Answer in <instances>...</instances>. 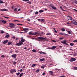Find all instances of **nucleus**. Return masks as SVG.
Returning a JSON list of instances; mask_svg holds the SVG:
<instances>
[{
  "label": "nucleus",
  "mask_w": 77,
  "mask_h": 77,
  "mask_svg": "<svg viewBox=\"0 0 77 77\" xmlns=\"http://www.w3.org/2000/svg\"><path fill=\"white\" fill-rule=\"evenodd\" d=\"M49 50H51L52 49V48H48Z\"/></svg>",
  "instance_id": "3c124183"
},
{
  "label": "nucleus",
  "mask_w": 77,
  "mask_h": 77,
  "mask_svg": "<svg viewBox=\"0 0 77 77\" xmlns=\"http://www.w3.org/2000/svg\"><path fill=\"white\" fill-rule=\"evenodd\" d=\"M59 47H60V48H62V46H59Z\"/></svg>",
  "instance_id": "bf43d9fd"
},
{
  "label": "nucleus",
  "mask_w": 77,
  "mask_h": 77,
  "mask_svg": "<svg viewBox=\"0 0 77 77\" xmlns=\"http://www.w3.org/2000/svg\"><path fill=\"white\" fill-rule=\"evenodd\" d=\"M21 41L19 42V43L16 44L15 45L17 46H20V45L23 44V42H24L25 41V40L24 39H21Z\"/></svg>",
  "instance_id": "f257e3e1"
},
{
  "label": "nucleus",
  "mask_w": 77,
  "mask_h": 77,
  "mask_svg": "<svg viewBox=\"0 0 77 77\" xmlns=\"http://www.w3.org/2000/svg\"><path fill=\"white\" fill-rule=\"evenodd\" d=\"M1 33H2V34L4 33V31H2L1 32Z\"/></svg>",
  "instance_id": "de8ad7c7"
},
{
  "label": "nucleus",
  "mask_w": 77,
  "mask_h": 77,
  "mask_svg": "<svg viewBox=\"0 0 77 77\" xmlns=\"http://www.w3.org/2000/svg\"><path fill=\"white\" fill-rule=\"evenodd\" d=\"M9 37V35H7L5 36V37H6L7 38H8Z\"/></svg>",
  "instance_id": "c85d7f7f"
},
{
  "label": "nucleus",
  "mask_w": 77,
  "mask_h": 77,
  "mask_svg": "<svg viewBox=\"0 0 77 77\" xmlns=\"http://www.w3.org/2000/svg\"><path fill=\"white\" fill-rule=\"evenodd\" d=\"M11 44H12V42L11 41L9 42L8 44V45H11Z\"/></svg>",
  "instance_id": "a211bd4d"
},
{
  "label": "nucleus",
  "mask_w": 77,
  "mask_h": 77,
  "mask_svg": "<svg viewBox=\"0 0 77 77\" xmlns=\"http://www.w3.org/2000/svg\"><path fill=\"white\" fill-rule=\"evenodd\" d=\"M60 35H65V34L64 35V34L63 33V32H60L59 33Z\"/></svg>",
  "instance_id": "412c9836"
},
{
  "label": "nucleus",
  "mask_w": 77,
  "mask_h": 77,
  "mask_svg": "<svg viewBox=\"0 0 77 77\" xmlns=\"http://www.w3.org/2000/svg\"><path fill=\"white\" fill-rule=\"evenodd\" d=\"M50 6H51V8H52L53 6V5H52V4H51L50 5Z\"/></svg>",
  "instance_id": "a18cd8bd"
},
{
  "label": "nucleus",
  "mask_w": 77,
  "mask_h": 77,
  "mask_svg": "<svg viewBox=\"0 0 77 77\" xmlns=\"http://www.w3.org/2000/svg\"><path fill=\"white\" fill-rule=\"evenodd\" d=\"M77 42V40H75L73 41V42Z\"/></svg>",
  "instance_id": "37998d69"
},
{
  "label": "nucleus",
  "mask_w": 77,
  "mask_h": 77,
  "mask_svg": "<svg viewBox=\"0 0 77 77\" xmlns=\"http://www.w3.org/2000/svg\"><path fill=\"white\" fill-rule=\"evenodd\" d=\"M5 57V56L4 55H2L1 57Z\"/></svg>",
  "instance_id": "49530a36"
},
{
  "label": "nucleus",
  "mask_w": 77,
  "mask_h": 77,
  "mask_svg": "<svg viewBox=\"0 0 77 77\" xmlns=\"http://www.w3.org/2000/svg\"><path fill=\"white\" fill-rule=\"evenodd\" d=\"M52 8L53 9H57L56 7H54V6H53V7H52Z\"/></svg>",
  "instance_id": "5701e85b"
},
{
  "label": "nucleus",
  "mask_w": 77,
  "mask_h": 77,
  "mask_svg": "<svg viewBox=\"0 0 77 77\" xmlns=\"http://www.w3.org/2000/svg\"><path fill=\"white\" fill-rule=\"evenodd\" d=\"M60 77H65V76L64 75H62L61 76H60Z\"/></svg>",
  "instance_id": "0e129e2a"
},
{
  "label": "nucleus",
  "mask_w": 77,
  "mask_h": 77,
  "mask_svg": "<svg viewBox=\"0 0 77 77\" xmlns=\"http://www.w3.org/2000/svg\"><path fill=\"white\" fill-rule=\"evenodd\" d=\"M67 19L68 20H72V17H71V16H67Z\"/></svg>",
  "instance_id": "0eeeda50"
},
{
  "label": "nucleus",
  "mask_w": 77,
  "mask_h": 77,
  "mask_svg": "<svg viewBox=\"0 0 77 77\" xmlns=\"http://www.w3.org/2000/svg\"><path fill=\"white\" fill-rule=\"evenodd\" d=\"M56 71H59V69H55Z\"/></svg>",
  "instance_id": "864d4df0"
},
{
  "label": "nucleus",
  "mask_w": 77,
  "mask_h": 77,
  "mask_svg": "<svg viewBox=\"0 0 77 77\" xmlns=\"http://www.w3.org/2000/svg\"><path fill=\"white\" fill-rule=\"evenodd\" d=\"M27 21H29V22H30V20H27Z\"/></svg>",
  "instance_id": "e2e57ef3"
},
{
  "label": "nucleus",
  "mask_w": 77,
  "mask_h": 77,
  "mask_svg": "<svg viewBox=\"0 0 77 77\" xmlns=\"http://www.w3.org/2000/svg\"><path fill=\"white\" fill-rule=\"evenodd\" d=\"M14 26H10V27H11V28H13V27H14Z\"/></svg>",
  "instance_id": "5fc2aeb1"
},
{
  "label": "nucleus",
  "mask_w": 77,
  "mask_h": 77,
  "mask_svg": "<svg viewBox=\"0 0 77 77\" xmlns=\"http://www.w3.org/2000/svg\"><path fill=\"white\" fill-rule=\"evenodd\" d=\"M49 74H50L51 75H54V73H53V72L52 71H49Z\"/></svg>",
  "instance_id": "6e6552de"
},
{
  "label": "nucleus",
  "mask_w": 77,
  "mask_h": 77,
  "mask_svg": "<svg viewBox=\"0 0 77 77\" xmlns=\"http://www.w3.org/2000/svg\"><path fill=\"white\" fill-rule=\"evenodd\" d=\"M45 60V58H42L39 60V62H42Z\"/></svg>",
  "instance_id": "f3484780"
},
{
  "label": "nucleus",
  "mask_w": 77,
  "mask_h": 77,
  "mask_svg": "<svg viewBox=\"0 0 77 77\" xmlns=\"http://www.w3.org/2000/svg\"><path fill=\"white\" fill-rule=\"evenodd\" d=\"M51 35V33H48L46 34V35Z\"/></svg>",
  "instance_id": "ea45409f"
},
{
  "label": "nucleus",
  "mask_w": 77,
  "mask_h": 77,
  "mask_svg": "<svg viewBox=\"0 0 77 77\" xmlns=\"http://www.w3.org/2000/svg\"><path fill=\"white\" fill-rule=\"evenodd\" d=\"M70 45L71 46H73V45H74V44L72 43H70Z\"/></svg>",
  "instance_id": "cd10ccee"
},
{
  "label": "nucleus",
  "mask_w": 77,
  "mask_h": 77,
  "mask_svg": "<svg viewBox=\"0 0 77 77\" xmlns=\"http://www.w3.org/2000/svg\"><path fill=\"white\" fill-rule=\"evenodd\" d=\"M27 3H29V4H32V2H27Z\"/></svg>",
  "instance_id": "f704fd0d"
},
{
  "label": "nucleus",
  "mask_w": 77,
  "mask_h": 77,
  "mask_svg": "<svg viewBox=\"0 0 77 77\" xmlns=\"http://www.w3.org/2000/svg\"><path fill=\"white\" fill-rule=\"evenodd\" d=\"M44 21H45V19H42L41 22H44Z\"/></svg>",
  "instance_id": "a878e982"
},
{
  "label": "nucleus",
  "mask_w": 77,
  "mask_h": 77,
  "mask_svg": "<svg viewBox=\"0 0 77 77\" xmlns=\"http://www.w3.org/2000/svg\"><path fill=\"white\" fill-rule=\"evenodd\" d=\"M73 10H74V11H76V12H77V10L75 9H73Z\"/></svg>",
  "instance_id": "052dcab7"
},
{
  "label": "nucleus",
  "mask_w": 77,
  "mask_h": 77,
  "mask_svg": "<svg viewBox=\"0 0 77 77\" xmlns=\"http://www.w3.org/2000/svg\"><path fill=\"white\" fill-rule=\"evenodd\" d=\"M35 39L36 40L38 41H41V40H46L47 38L42 37H39L36 38Z\"/></svg>",
  "instance_id": "f03ea898"
},
{
  "label": "nucleus",
  "mask_w": 77,
  "mask_h": 77,
  "mask_svg": "<svg viewBox=\"0 0 77 77\" xmlns=\"http://www.w3.org/2000/svg\"><path fill=\"white\" fill-rule=\"evenodd\" d=\"M12 38H13V39H15V36H13Z\"/></svg>",
  "instance_id": "6e6d98bb"
},
{
  "label": "nucleus",
  "mask_w": 77,
  "mask_h": 77,
  "mask_svg": "<svg viewBox=\"0 0 77 77\" xmlns=\"http://www.w3.org/2000/svg\"><path fill=\"white\" fill-rule=\"evenodd\" d=\"M75 60H76V59L74 58H72L70 59V61L71 62H74V61Z\"/></svg>",
  "instance_id": "423d86ee"
},
{
  "label": "nucleus",
  "mask_w": 77,
  "mask_h": 77,
  "mask_svg": "<svg viewBox=\"0 0 77 77\" xmlns=\"http://www.w3.org/2000/svg\"><path fill=\"white\" fill-rule=\"evenodd\" d=\"M36 66V64H34L32 65L31 67H34Z\"/></svg>",
  "instance_id": "aec40b11"
},
{
  "label": "nucleus",
  "mask_w": 77,
  "mask_h": 77,
  "mask_svg": "<svg viewBox=\"0 0 77 77\" xmlns=\"http://www.w3.org/2000/svg\"><path fill=\"white\" fill-rule=\"evenodd\" d=\"M33 32H30L29 33V35H33Z\"/></svg>",
  "instance_id": "2eb2a0df"
},
{
  "label": "nucleus",
  "mask_w": 77,
  "mask_h": 77,
  "mask_svg": "<svg viewBox=\"0 0 77 77\" xmlns=\"http://www.w3.org/2000/svg\"><path fill=\"white\" fill-rule=\"evenodd\" d=\"M20 10H21V9L19 8L18 9V11H20Z\"/></svg>",
  "instance_id": "774afa93"
},
{
  "label": "nucleus",
  "mask_w": 77,
  "mask_h": 77,
  "mask_svg": "<svg viewBox=\"0 0 77 77\" xmlns=\"http://www.w3.org/2000/svg\"><path fill=\"white\" fill-rule=\"evenodd\" d=\"M71 22L72 23V24H75V25L77 26V22L75 20H72L71 21Z\"/></svg>",
  "instance_id": "7ed1b4c3"
},
{
  "label": "nucleus",
  "mask_w": 77,
  "mask_h": 77,
  "mask_svg": "<svg viewBox=\"0 0 77 77\" xmlns=\"http://www.w3.org/2000/svg\"><path fill=\"white\" fill-rule=\"evenodd\" d=\"M61 30H62V32H64V31H65V29L64 28H62Z\"/></svg>",
  "instance_id": "bb28decb"
},
{
  "label": "nucleus",
  "mask_w": 77,
  "mask_h": 77,
  "mask_svg": "<svg viewBox=\"0 0 77 77\" xmlns=\"http://www.w3.org/2000/svg\"><path fill=\"white\" fill-rule=\"evenodd\" d=\"M63 38H59V39L60 40V39H63Z\"/></svg>",
  "instance_id": "680f3d73"
},
{
  "label": "nucleus",
  "mask_w": 77,
  "mask_h": 77,
  "mask_svg": "<svg viewBox=\"0 0 77 77\" xmlns=\"http://www.w3.org/2000/svg\"><path fill=\"white\" fill-rule=\"evenodd\" d=\"M38 21H41V19H38Z\"/></svg>",
  "instance_id": "603ef678"
},
{
  "label": "nucleus",
  "mask_w": 77,
  "mask_h": 77,
  "mask_svg": "<svg viewBox=\"0 0 77 77\" xmlns=\"http://www.w3.org/2000/svg\"><path fill=\"white\" fill-rule=\"evenodd\" d=\"M22 70L23 69H20V72H21V71H22Z\"/></svg>",
  "instance_id": "69168bd1"
},
{
  "label": "nucleus",
  "mask_w": 77,
  "mask_h": 77,
  "mask_svg": "<svg viewBox=\"0 0 77 77\" xmlns=\"http://www.w3.org/2000/svg\"><path fill=\"white\" fill-rule=\"evenodd\" d=\"M23 30L25 32H27V31H28L29 29L28 28H24L23 29Z\"/></svg>",
  "instance_id": "f8f14e48"
},
{
  "label": "nucleus",
  "mask_w": 77,
  "mask_h": 77,
  "mask_svg": "<svg viewBox=\"0 0 77 77\" xmlns=\"http://www.w3.org/2000/svg\"><path fill=\"white\" fill-rule=\"evenodd\" d=\"M16 72V70L15 69H12L10 70V72L12 74L13 72Z\"/></svg>",
  "instance_id": "39448f33"
},
{
  "label": "nucleus",
  "mask_w": 77,
  "mask_h": 77,
  "mask_svg": "<svg viewBox=\"0 0 77 77\" xmlns=\"http://www.w3.org/2000/svg\"><path fill=\"white\" fill-rule=\"evenodd\" d=\"M42 75H45V72H43L42 73Z\"/></svg>",
  "instance_id": "8fccbe9b"
},
{
  "label": "nucleus",
  "mask_w": 77,
  "mask_h": 77,
  "mask_svg": "<svg viewBox=\"0 0 77 77\" xmlns=\"http://www.w3.org/2000/svg\"><path fill=\"white\" fill-rule=\"evenodd\" d=\"M4 17H5V18H6V19H8L9 18V17H7L4 16Z\"/></svg>",
  "instance_id": "c9c22d12"
},
{
  "label": "nucleus",
  "mask_w": 77,
  "mask_h": 77,
  "mask_svg": "<svg viewBox=\"0 0 77 77\" xmlns=\"http://www.w3.org/2000/svg\"><path fill=\"white\" fill-rule=\"evenodd\" d=\"M45 67H46V66L45 65L42 66L41 67V68H42V69H44V68Z\"/></svg>",
  "instance_id": "4468645a"
},
{
  "label": "nucleus",
  "mask_w": 77,
  "mask_h": 77,
  "mask_svg": "<svg viewBox=\"0 0 77 77\" xmlns=\"http://www.w3.org/2000/svg\"><path fill=\"white\" fill-rule=\"evenodd\" d=\"M17 8H15L14 10V12H17Z\"/></svg>",
  "instance_id": "e433bc0d"
},
{
  "label": "nucleus",
  "mask_w": 77,
  "mask_h": 77,
  "mask_svg": "<svg viewBox=\"0 0 77 77\" xmlns=\"http://www.w3.org/2000/svg\"><path fill=\"white\" fill-rule=\"evenodd\" d=\"M39 53L40 54H47V53H46L44 52H42V51L40 52H39Z\"/></svg>",
  "instance_id": "ddd939ff"
},
{
  "label": "nucleus",
  "mask_w": 77,
  "mask_h": 77,
  "mask_svg": "<svg viewBox=\"0 0 77 77\" xmlns=\"http://www.w3.org/2000/svg\"><path fill=\"white\" fill-rule=\"evenodd\" d=\"M74 56H77V54H76V53H75V54H74Z\"/></svg>",
  "instance_id": "13d9d810"
},
{
  "label": "nucleus",
  "mask_w": 77,
  "mask_h": 77,
  "mask_svg": "<svg viewBox=\"0 0 77 77\" xmlns=\"http://www.w3.org/2000/svg\"><path fill=\"white\" fill-rule=\"evenodd\" d=\"M17 25H18V26H20V25L21 26V25H22V24H20L18 23L17 24Z\"/></svg>",
  "instance_id": "4d7b16f0"
},
{
  "label": "nucleus",
  "mask_w": 77,
  "mask_h": 77,
  "mask_svg": "<svg viewBox=\"0 0 77 77\" xmlns=\"http://www.w3.org/2000/svg\"><path fill=\"white\" fill-rule=\"evenodd\" d=\"M35 15H37V14H38V11H36L35 12Z\"/></svg>",
  "instance_id": "72a5a7b5"
},
{
  "label": "nucleus",
  "mask_w": 77,
  "mask_h": 77,
  "mask_svg": "<svg viewBox=\"0 0 77 77\" xmlns=\"http://www.w3.org/2000/svg\"><path fill=\"white\" fill-rule=\"evenodd\" d=\"M16 75H17L18 76L20 74V72H18V73H16Z\"/></svg>",
  "instance_id": "2f4dec72"
},
{
  "label": "nucleus",
  "mask_w": 77,
  "mask_h": 77,
  "mask_svg": "<svg viewBox=\"0 0 77 77\" xmlns=\"http://www.w3.org/2000/svg\"><path fill=\"white\" fill-rule=\"evenodd\" d=\"M11 57L14 58H16L17 57V54H13L11 55Z\"/></svg>",
  "instance_id": "9b49d317"
},
{
  "label": "nucleus",
  "mask_w": 77,
  "mask_h": 77,
  "mask_svg": "<svg viewBox=\"0 0 77 77\" xmlns=\"http://www.w3.org/2000/svg\"><path fill=\"white\" fill-rule=\"evenodd\" d=\"M68 33L69 34H71V31H68Z\"/></svg>",
  "instance_id": "58836bf2"
},
{
  "label": "nucleus",
  "mask_w": 77,
  "mask_h": 77,
  "mask_svg": "<svg viewBox=\"0 0 77 77\" xmlns=\"http://www.w3.org/2000/svg\"><path fill=\"white\" fill-rule=\"evenodd\" d=\"M23 73H21L20 75H19V77H21L22 76H23Z\"/></svg>",
  "instance_id": "c756f323"
},
{
  "label": "nucleus",
  "mask_w": 77,
  "mask_h": 77,
  "mask_svg": "<svg viewBox=\"0 0 77 77\" xmlns=\"http://www.w3.org/2000/svg\"><path fill=\"white\" fill-rule=\"evenodd\" d=\"M40 71V70L38 69L35 71V72H36L38 73Z\"/></svg>",
  "instance_id": "7c9ffc66"
},
{
  "label": "nucleus",
  "mask_w": 77,
  "mask_h": 77,
  "mask_svg": "<svg viewBox=\"0 0 77 77\" xmlns=\"http://www.w3.org/2000/svg\"><path fill=\"white\" fill-rule=\"evenodd\" d=\"M1 22L3 23V24H6V23H7V21H6L4 20H1Z\"/></svg>",
  "instance_id": "dca6fc26"
},
{
  "label": "nucleus",
  "mask_w": 77,
  "mask_h": 77,
  "mask_svg": "<svg viewBox=\"0 0 77 77\" xmlns=\"http://www.w3.org/2000/svg\"><path fill=\"white\" fill-rule=\"evenodd\" d=\"M0 11H6V12H8V10H7L6 9H1Z\"/></svg>",
  "instance_id": "9d476101"
},
{
  "label": "nucleus",
  "mask_w": 77,
  "mask_h": 77,
  "mask_svg": "<svg viewBox=\"0 0 77 77\" xmlns=\"http://www.w3.org/2000/svg\"><path fill=\"white\" fill-rule=\"evenodd\" d=\"M74 69H75V70H77V67H75L74 68Z\"/></svg>",
  "instance_id": "a19ab883"
},
{
  "label": "nucleus",
  "mask_w": 77,
  "mask_h": 77,
  "mask_svg": "<svg viewBox=\"0 0 77 77\" xmlns=\"http://www.w3.org/2000/svg\"><path fill=\"white\" fill-rule=\"evenodd\" d=\"M38 33V32H35V33H33V35H36Z\"/></svg>",
  "instance_id": "393cba45"
},
{
  "label": "nucleus",
  "mask_w": 77,
  "mask_h": 77,
  "mask_svg": "<svg viewBox=\"0 0 77 77\" xmlns=\"http://www.w3.org/2000/svg\"><path fill=\"white\" fill-rule=\"evenodd\" d=\"M44 11L41 10L39 11V12H40V13H42V12H43Z\"/></svg>",
  "instance_id": "b1692460"
},
{
  "label": "nucleus",
  "mask_w": 77,
  "mask_h": 77,
  "mask_svg": "<svg viewBox=\"0 0 77 77\" xmlns=\"http://www.w3.org/2000/svg\"><path fill=\"white\" fill-rule=\"evenodd\" d=\"M17 63V62H15L14 61L13 62V64L14 65H16V63Z\"/></svg>",
  "instance_id": "473e14b6"
},
{
  "label": "nucleus",
  "mask_w": 77,
  "mask_h": 77,
  "mask_svg": "<svg viewBox=\"0 0 77 77\" xmlns=\"http://www.w3.org/2000/svg\"><path fill=\"white\" fill-rule=\"evenodd\" d=\"M60 42L61 43H62V44H63L66 45H68V44L66 43V40H64L63 41H61Z\"/></svg>",
  "instance_id": "20e7f679"
},
{
  "label": "nucleus",
  "mask_w": 77,
  "mask_h": 77,
  "mask_svg": "<svg viewBox=\"0 0 77 77\" xmlns=\"http://www.w3.org/2000/svg\"><path fill=\"white\" fill-rule=\"evenodd\" d=\"M52 42H56V41L54 40H52Z\"/></svg>",
  "instance_id": "c03bdc74"
},
{
  "label": "nucleus",
  "mask_w": 77,
  "mask_h": 77,
  "mask_svg": "<svg viewBox=\"0 0 77 77\" xmlns=\"http://www.w3.org/2000/svg\"><path fill=\"white\" fill-rule=\"evenodd\" d=\"M61 10H62V11H65V10H63V8H62V9H61Z\"/></svg>",
  "instance_id": "338daca9"
},
{
  "label": "nucleus",
  "mask_w": 77,
  "mask_h": 77,
  "mask_svg": "<svg viewBox=\"0 0 77 77\" xmlns=\"http://www.w3.org/2000/svg\"><path fill=\"white\" fill-rule=\"evenodd\" d=\"M23 1H25V2H28V1H29V0H23Z\"/></svg>",
  "instance_id": "79ce46f5"
},
{
  "label": "nucleus",
  "mask_w": 77,
  "mask_h": 77,
  "mask_svg": "<svg viewBox=\"0 0 77 77\" xmlns=\"http://www.w3.org/2000/svg\"><path fill=\"white\" fill-rule=\"evenodd\" d=\"M3 3V2L2 1H0V4H2Z\"/></svg>",
  "instance_id": "09e8293b"
},
{
  "label": "nucleus",
  "mask_w": 77,
  "mask_h": 77,
  "mask_svg": "<svg viewBox=\"0 0 77 77\" xmlns=\"http://www.w3.org/2000/svg\"><path fill=\"white\" fill-rule=\"evenodd\" d=\"M9 42V40H5L3 42V44H6V43H8Z\"/></svg>",
  "instance_id": "1a4fd4ad"
},
{
  "label": "nucleus",
  "mask_w": 77,
  "mask_h": 77,
  "mask_svg": "<svg viewBox=\"0 0 77 77\" xmlns=\"http://www.w3.org/2000/svg\"><path fill=\"white\" fill-rule=\"evenodd\" d=\"M9 25H10V26H15V25L12 23H9Z\"/></svg>",
  "instance_id": "4be33fe9"
},
{
  "label": "nucleus",
  "mask_w": 77,
  "mask_h": 77,
  "mask_svg": "<svg viewBox=\"0 0 77 77\" xmlns=\"http://www.w3.org/2000/svg\"><path fill=\"white\" fill-rule=\"evenodd\" d=\"M57 47V46H54L52 47V49H55V48H56Z\"/></svg>",
  "instance_id": "6ab92c4d"
},
{
  "label": "nucleus",
  "mask_w": 77,
  "mask_h": 77,
  "mask_svg": "<svg viewBox=\"0 0 77 77\" xmlns=\"http://www.w3.org/2000/svg\"><path fill=\"white\" fill-rule=\"evenodd\" d=\"M32 51H33V52H36V50H32Z\"/></svg>",
  "instance_id": "4c0bfd02"
}]
</instances>
